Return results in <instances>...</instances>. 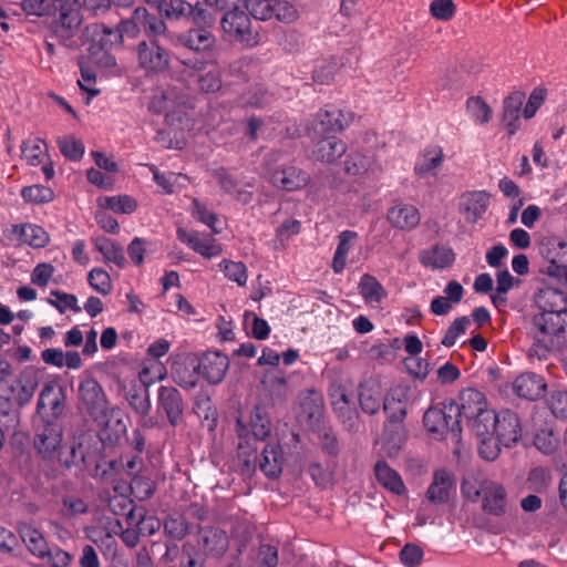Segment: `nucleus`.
I'll return each instance as SVG.
<instances>
[{
  "label": "nucleus",
  "instance_id": "29",
  "mask_svg": "<svg viewBox=\"0 0 567 567\" xmlns=\"http://www.w3.org/2000/svg\"><path fill=\"white\" fill-rule=\"evenodd\" d=\"M405 441L403 422H388L383 431V450L389 457L399 455Z\"/></svg>",
  "mask_w": 567,
  "mask_h": 567
},
{
  "label": "nucleus",
  "instance_id": "28",
  "mask_svg": "<svg viewBox=\"0 0 567 567\" xmlns=\"http://www.w3.org/2000/svg\"><path fill=\"white\" fill-rule=\"evenodd\" d=\"M489 203L488 194L484 190L472 192L463 196L462 207L465 218L476 223L485 214Z\"/></svg>",
  "mask_w": 567,
  "mask_h": 567
},
{
  "label": "nucleus",
  "instance_id": "27",
  "mask_svg": "<svg viewBox=\"0 0 567 567\" xmlns=\"http://www.w3.org/2000/svg\"><path fill=\"white\" fill-rule=\"evenodd\" d=\"M275 186L287 192H293L305 187L308 183V175L301 169L290 166L276 171L271 176Z\"/></svg>",
  "mask_w": 567,
  "mask_h": 567
},
{
  "label": "nucleus",
  "instance_id": "34",
  "mask_svg": "<svg viewBox=\"0 0 567 567\" xmlns=\"http://www.w3.org/2000/svg\"><path fill=\"white\" fill-rule=\"evenodd\" d=\"M374 473L378 482L390 492L401 495L405 491L401 476L384 461L377 462Z\"/></svg>",
  "mask_w": 567,
  "mask_h": 567
},
{
  "label": "nucleus",
  "instance_id": "42",
  "mask_svg": "<svg viewBox=\"0 0 567 567\" xmlns=\"http://www.w3.org/2000/svg\"><path fill=\"white\" fill-rule=\"evenodd\" d=\"M443 162V152L440 147L425 150L414 166L417 175L424 176L434 172Z\"/></svg>",
  "mask_w": 567,
  "mask_h": 567
},
{
  "label": "nucleus",
  "instance_id": "63",
  "mask_svg": "<svg viewBox=\"0 0 567 567\" xmlns=\"http://www.w3.org/2000/svg\"><path fill=\"white\" fill-rule=\"evenodd\" d=\"M534 444L544 454H551L557 447L558 437L551 430L544 429L536 433Z\"/></svg>",
  "mask_w": 567,
  "mask_h": 567
},
{
  "label": "nucleus",
  "instance_id": "6",
  "mask_svg": "<svg viewBox=\"0 0 567 567\" xmlns=\"http://www.w3.org/2000/svg\"><path fill=\"white\" fill-rule=\"evenodd\" d=\"M423 423L429 432L442 435L451 434L454 440H458L462 432L458 404L451 401L430 408L424 413Z\"/></svg>",
  "mask_w": 567,
  "mask_h": 567
},
{
  "label": "nucleus",
  "instance_id": "23",
  "mask_svg": "<svg viewBox=\"0 0 567 567\" xmlns=\"http://www.w3.org/2000/svg\"><path fill=\"white\" fill-rule=\"evenodd\" d=\"M184 63L193 70L192 78L197 87L209 93L213 89V54L208 53V58L193 56Z\"/></svg>",
  "mask_w": 567,
  "mask_h": 567
},
{
  "label": "nucleus",
  "instance_id": "30",
  "mask_svg": "<svg viewBox=\"0 0 567 567\" xmlns=\"http://www.w3.org/2000/svg\"><path fill=\"white\" fill-rule=\"evenodd\" d=\"M18 532L29 551L33 556L41 559L43 554L49 548V545L42 533L38 528L33 527L31 524L28 523L19 524Z\"/></svg>",
  "mask_w": 567,
  "mask_h": 567
},
{
  "label": "nucleus",
  "instance_id": "46",
  "mask_svg": "<svg viewBox=\"0 0 567 567\" xmlns=\"http://www.w3.org/2000/svg\"><path fill=\"white\" fill-rule=\"evenodd\" d=\"M100 205L117 214H131L137 208L136 200L127 195L104 197Z\"/></svg>",
  "mask_w": 567,
  "mask_h": 567
},
{
  "label": "nucleus",
  "instance_id": "3",
  "mask_svg": "<svg viewBox=\"0 0 567 567\" xmlns=\"http://www.w3.org/2000/svg\"><path fill=\"white\" fill-rule=\"evenodd\" d=\"M215 11L221 13L220 27L230 40L246 47L258 44V33L251 30L246 0H215Z\"/></svg>",
  "mask_w": 567,
  "mask_h": 567
},
{
  "label": "nucleus",
  "instance_id": "32",
  "mask_svg": "<svg viewBox=\"0 0 567 567\" xmlns=\"http://www.w3.org/2000/svg\"><path fill=\"white\" fill-rule=\"evenodd\" d=\"M177 238L185 243L188 247H190L196 252L200 254L206 258H210L213 256V239L209 234H199L197 231H187L186 229L179 227L177 228Z\"/></svg>",
  "mask_w": 567,
  "mask_h": 567
},
{
  "label": "nucleus",
  "instance_id": "24",
  "mask_svg": "<svg viewBox=\"0 0 567 567\" xmlns=\"http://www.w3.org/2000/svg\"><path fill=\"white\" fill-rule=\"evenodd\" d=\"M388 219L398 229L411 230L420 224L421 215L415 206L400 204L389 209Z\"/></svg>",
  "mask_w": 567,
  "mask_h": 567
},
{
  "label": "nucleus",
  "instance_id": "12",
  "mask_svg": "<svg viewBox=\"0 0 567 567\" xmlns=\"http://www.w3.org/2000/svg\"><path fill=\"white\" fill-rule=\"evenodd\" d=\"M140 66L152 72H161L168 66L169 54L156 40L141 41L136 48Z\"/></svg>",
  "mask_w": 567,
  "mask_h": 567
},
{
  "label": "nucleus",
  "instance_id": "10",
  "mask_svg": "<svg viewBox=\"0 0 567 567\" xmlns=\"http://www.w3.org/2000/svg\"><path fill=\"white\" fill-rule=\"evenodd\" d=\"M63 437L62 426L58 422L47 421L34 437V449L45 461L55 458Z\"/></svg>",
  "mask_w": 567,
  "mask_h": 567
},
{
  "label": "nucleus",
  "instance_id": "14",
  "mask_svg": "<svg viewBox=\"0 0 567 567\" xmlns=\"http://www.w3.org/2000/svg\"><path fill=\"white\" fill-rule=\"evenodd\" d=\"M410 402V388L398 384L383 399V410L391 422H403Z\"/></svg>",
  "mask_w": 567,
  "mask_h": 567
},
{
  "label": "nucleus",
  "instance_id": "61",
  "mask_svg": "<svg viewBox=\"0 0 567 567\" xmlns=\"http://www.w3.org/2000/svg\"><path fill=\"white\" fill-rule=\"evenodd\" d=\"M456 11L453 0H433L430 4L431 16L441 21H450Z\"/></svg>",
  "mask_w": 567,
  "mask_h": 567
},
{
  "label": "nucleus",
  "instance_id": "5",
  "mask_svg": "<svg viewBox=\"0 0 567 567\" xmlns=\"http://www.w3.org/2000/svg\"><path fill=\"white\" fill-rule=\"evenodd\" d=\"M148 373L147 368H143L138 374V380L120 381L118 388L127 401L130 408L137 416V424L143 429H152L156 426L157 421L150 415L152 403L148 388L153 383L146 380Z\"/></svg>",
  "mask_w": 567,
  "mask_h": 567
},
{
  "label": "nucleus",
  "instance_id": "15",
  "mask_svg": "<svg viewBox=\"0 0 567 567\" xmlns=\"http://www.w3.org/2000/svg\"><path fill=\"white\" fill-rule=\"evenodd\" d=\"M482 508L489 515L503 516L507 508V494L503 485L483 481Z\"/></svg>",
  "mask_w": 567,
  "mask_h": 567
},
{
  "label": "nucleus",
  "instance_id": "9",
  "mask_svg": "<svg viewBox=\"0 0 567 567\" xmlns=\"http://www.w3.org/2000/svg\"><path fill=\"white\" fill-rule=\"evenodd\" d=\"M485 423L489 426V434L495 435L497 441L506 447L512 446L520 439L522 427L519 419L511 410L493 412L491 421Z\"/></svg>",
  "mask_w": 567,
  "mask_h": 567
},
{
  "label": "nucleus",
  "instance_id": "7",
  "mask_svg": "<svg viewBox=\"0 0 567 567\" xmlns=\"http://www.w3.org/2000/svg\"><path fill=\"white\" fill-rule=\"evenodd\" d=\"M460 417L474 420V427L477 435L489 434V426L485 423L493 416L492 410L487 409L485 395L473 388L464 389L460 393Z\"/></svg>",
  "mask_w": 567,
  "mask_h": 567
},
{
  "label": "nucleus",
  "instance_id": "25",
  "mask_svg": "<svg viewBox=\"0 0 567 567\" xmlns=\"http://www.w3.org/2000/svg\"><path fill=\"white\" fill-rule=\"evenodd\" d=\"M210 18L205 24L196 25L189 30L185 44L194 50L196 54L194 56L208 58V53L213 54V39L209 30Z\"/></svg>",
  "mask_w": 567,
  "mask_h": 567
},
{
  "label": "nucleus",
  "instance_id": "47",
  "mask_svg": "<svg viewBox=\"0 0 567 567\" xmlns=\"http://www.w3.org/2000/svg\"><path fill=\"white\" fill-rule=\"evenodd\" d=\"M20 235L24 243L35 248L44 247L49 241L47 231L38 225H24Z\"/></svg>",
  "mask_w": 567,
  "mask_h": 567
},
{
  "label": "nucleus",
  "instance_id": "33",
  "mask_svg": "<svg viewBox=\"0 0 567 567\" xmlns=\"http://www.w3.org/2000/svg\"><path fill=\"white\" fill-rule=\"evenodd\" d=\"M346 151L347 146L342 141L334 136H328L316 144L312 154L318 161L332 163L341 157Z\"/></svg>",
  "mask_w": 567,
  "mask_h": 567
},
{
  "label": "nucleus",
  "instance_id": "8",
  "mask_svg": "<svg viewBox=\"0 0 567 567\" xmlns=\"http://www.w3.org/2000/svg\"><path fill=\"white\" fill-rule=\"evenodd\" d=\"M78 392L81 408L94 421H104L109 401L101 384L93 378H86L80 382Z\"/></svg>",
  "mask_w": 567,
  "mask_h": 567
},
{
  "label": "nucleus",
  "instance_id": "26",
  "mask_svg": "<svg viewBox=\"0 0 567 567\" xmlns=\"http://www.w3.org/2000/svg\"><path fill=\"white\" fill-rule=\"evenodd\" d=\"M419 259L424 267L444 269L454 262L455 254L450 247L435 245L422 250Z\"/></svg>",
  "mask_w": 567,
  "mask_h": 567
},
{
  "label": "nucleus",
  "instance_id": "50",
  "mask_svg": "<svg viewBox=\"0 0 567 567\" xmlns=\"http://www.w3.org/2000/svg\"><path fill=\"white\" fill-rule=\"evenodd\" d=\"M373 162L370 157L355 153L347 157L344 162L346 172L350 175H362L372 171Z\"/></svg>",
  "mask_w": 567,
  "mask_h": 567
},
{
  "label": "nucleus",
  "instance_id": "57",
  "mask_svg": "<svg viewBox=\"0 0 567 567\" xmlns=\"http://www.w3.org/2000/svg\"><path fill=\"white\" fill-rule=\"evenodd\" d=\"M471 324L468 317H460L453 321V323L446 330L442 344L445 347H452L455 344L457 338L464 334Z\"/></svg>",
  "mask_w": 567,
  "mask_h": 567
},
{
  "label": "nucleus",
  "instance_id": "19",
  "mask_svg": "<svg viewBox=\"0 0 567 567\" xmlns=\"http://www.w3.org/2000/svg\"><path fill=\"white\" fill-rule=\"evenodd\" d=\"M535 303L540 312L563 315L567 312V293L558 288L543 287L535 293Z\"/></svg>",
  "mask_w": 567,
  "mask_h": 567
},
{
  "label": "nucleus",
  "instance_id": "37",
  "mask_svg": "<svg viewBox=\"0 0 567 567\" xmlns=\"http://www.w3.org/2000/svg\"><path fill=\"white\" fill-rule=\"evenodd\" d=\"M259 468L266 476L275 478L281 473V454L277 446L266 445L259 458Z\"/></svg>",
  "mask_w": 567,
  "mask_h": 567
},
{
  "label": "nucleus",
  "instance_id": "52",
  "mask_svg": "<svg viewBox=\"0 0 567 567\" xmlns=\"http://www.w3.org/2000/svg\"><path fill=\"white\" fill-rule=\"evenodd\" d=\"M38 379L35 375L22 374L19 380V389L17 394V402L20 406H23L32 399L37 388Z\"/></svg>",
  "mask_w": 567,
  "mask_h": 567
},
{
  "label": "nucleus",
  "instance_id": "21",
  "mask_svg": "<svg viewBox=\"0 0 567 567\" xmlns=\"http://www.w3.org/2000/svg\"><path fill=\"white\" fill-rule=\"evenodd\" d=\"M151 109L156 113L165 114V121L169 125H175L183 118V112L177 103V95L173 90L161 92L155 95L151 102Z\"/></svg>",
  "mask_w": 567,
  "mask_h": 567
},
{
  "label": "nucleus",
  "instance_id": "58",
  "mask_svg": "<svg viewBox=\"0 0 567 567\" xmlns=\"http://www.w3.org/2000/svg\"><path fill=\"white\" fill-rule=\"evenodd\" d=\"M61 153L71 161H80L84 154V145L80 140L68 136L59 140Z\"/></svg>",
  "mask_w": 567,
  "mask_h": 567
},
{
  "label": "nucleus",
  "instance_id": "59",
  "mask_svg": "<svg viewBox=\"0 0 567 567\" xmlns=\"http://www.w3.org/2000/svg\"><path fill=\"white\" fill-rule=\"evenodd\" d=\"M274 0H249L247 1V13L249 12L257 20L274 18Z\"/></svg>",
  "mask_w": 567,
  "mask_h": 567
},
{
  "label": "nucleus",
  "instance_id": "62",
  "mask_svg": "<svg viewBox=\"0 0 567 567\" xmlns=\"http://www.w3.org/2000/svg\"><path fill=\"white\" fill-rule=\"evenodd\" d=\"M274 17L285 23H291L298 18V10L288 0H274Z\"/></svg>",
  "mask_w": 567,
  "mask_h": 567
},
{
  "label": "nucleus",
  "instance_id": "31",
  "mask_svg": "<svg viewBox=\"0 0 567 567\" xmlns=\"http://www.w3.org/2000/svg\"><path fill=\"white\" fill-rule=\"evenodd\" d=\"M383 399L381 386L377 382L368 381L360 384L359 402L363 412L378 413Z\"/></svg>",
  "mask_w": 567,
  "mask_h": 567
},
{
  "label": "nucleus",
  "instance_id": "45",
  "mask_svg": "<svg viewBox=\"0 0 567 567\" xmlns=\"http://www.w3.org/2000/svg\"><path fill=\"white\" fill-rule=\"evenodd\" d=\"M99 423H104V429L102 431L103 440L109 441L111 443L117 442L124 434H126V424L122 420V417L117 414H112L110 417L105 416L104 421H97Z\"/></svg>",
  "mask_w": 567,
  "mask_h": 567
},
{
  "label": "nucleus",
  "instance_id": "49",
  "mask_svg": "<svg viewBox=\"0 0 567 567\" xmlns=\"http://www.w3.org/2000/svg\"><path fill=\"white\" fill-rule=\"evenodd\" d=\"M250 430L259 441L265 440L270 433V421L260 408H256L250 415Z\"/></svg>",
  "mask_w": 567,
  "mask_h": 567
},
{
  "label": "nucleus",
  "instance_id": "56",
  "mask_svg": "<svg viewBox=\"0 0 567 567\" xmlns=\"http://www.w3.org/2000/svg\"><path fill=\"white\" fill-rule=\"evenodd\" d=\"M91 287L102 295H109L112 290L110 275L102 268H93L87 276Z\"/></svg>",
  "mask_w": 567,
  "mask_h": 567
},
{
  "label": "nucleus",
  "instance_id": "22",
  "mask_svg": "<svg viewBox=\"0 0 567 567\" xmlns=\"http://www.w3.org/2000/svg\"><path fill=\"white\" fill-rule=\"evenodd\" d=\"M64 400L65 396L63 388L60 386L56 382H48L44 384L40 392L37 410L38 412H41V410L49 406L51 415L54 419H58L63 414Z\"/></svg>",
  "mask_w": 567,
  "mask_h": 567
},
{
  "label": "nucleus",
  "instance_id": "11",
  "mask_svg": "<svg viewBox=\"0 0 567 567\" xmlns=\"http://www.w3.org/2000/svg\"><path fill=\"white\" fill-rule=\"evenodd\" d=\"M92 30L95 43L92 49L99 47L101 51V58L96 59L95 62L105 68L115 65V59L109 51L122 43V33L117 29H111L99 23L93 24Z\"/></svg>",
  "mask_w": 567,
  "mask_h": 567
},
{
  "label": "nucleus",
  "instance_id": "1",
  "mask_svg": "<svg viewBox=\"0 0 567 567\" xmlns=\"http://www.w3.org/2000/svg\"><path fill=\"white\" fill-rule=\"evenodd\" d=\"M23 11L35 16H54L52 37L61 44L72 47L82 22L78 0H23Z\"/></svg>",
  "mask_w": 567,
  "mask_h": 567
},
{
  "label": "nucleus",
  "instance_id": "4",
  "mask_svg": "<svg viewBox=\"0 0 567 567\" xmlns=\"http://www.w3.org/2000/svg\"><path fill=\"white\" fill-rule=\"evenodd\" d=\"M212 364L208 352H204L202 358L193 364V374L189 381L184 382L186 388L200 386V391L196 394L194 401V413L202 420L208 432H213V419L210 412L213 410L212 394L213 381L210 377Z\"/></svg>",
  "mask_w": 567,
  "mask_h": 567
},
{
  "label": "nucleus",
  "instance_id": "17",
  "mask_svg": "<svg viewBox=\"0 0 567 567\" xmlns=\"http://www.w3.org/2000/svg\"><path fill=\"white\" fill-rule=\"evenodd\" d=\"M350 118V113L346 116L342 111L338 109L321 110L317 113L311 128L317 135L340 132L349 125Z\"/></svg>",
  "mask_w": 567,
  "mask_h": 567
},
{
  "label": "nucleus",
  "instance_id": "41",
  "mask_svg": "<svg viewBox=\"0 0 567 567\" xmlns=\"http://www.w3.org/2000/svg\"><path fill=\"white\" fill-rule=\"evenodd\" d=\"M359 293L368 302H380L385 297V291L379 280L369 274L360 278Z\"/></svg>",
  "mask_w": 567,
  "mask_h": 567
},
{
  "label": "nucleus",
  "instance_id": "43",
  "mask_svg": "<svg viewBox=\"0 0 567 567\" xmlns=\"http://www.w3.org/2000/svg\"><path fill=\"white\" fill-rule=\"evenodd\" d=\"M567 248V243L559 237H544L539 243L540 255L549 261V265L557 262Z\"/></svg>",
  "mask_w": 567,
  "mask_h": 567
},
{
  "label": "nucleus",
  "instance_id": "48",
  "mask_svg": "<svg viewBox=\"0 0 567 567\" xmlns=\"http://www.w3.org/2000/svg\"><path fill=\"white\" fill-rule=\"evenodd\" d=\"M219 268L229 280L235 281L240 287L246 285L247 269L241 261L224 260L219 264Z\"/></svg>",
  "mask_w": 567,
  "mask_h": 567
},
{
  "label": "nucleus",
  "instance_id": "60",
  "mask_svg": "<svg viewBox=\"0 0 567 567\" xmlns=\"http://www.w3.org/2000/svg\"><path fill=\"white\" fill-rule=\"evenodd\" d=\"M51 296L55 297V300L49 299L48 302L55 307L61 313H63L66 309H71L75 312L81 310V308L78 306V299L74 295L62 292L60 290H52Z\"/></svg>",
  "mask_w": 567,
  "mask_h": 567
},
{
  "label": "nucleus",
  "instance_id": "13",
  "mask_svg": "<svg viewBox=\"0 0 567 567\" xmlns=\"http://www.w3.org/2000/svg\"><path fill=\"white\" fill-rule=\"evenodd\" d=\"M158 409L163 410L169 424L177 426L183 421L184 401L181 392L174 386L162 385L157 392Z\"/></svg>",
  "mask_w": 567,
  "mask_h": 567
},
{
  "label": "nucleus",
  "instance_id": "38",
  "mask_svg": "<svg viewBox=\"0 0 567 567\" xmlns=\"http://www.w3.org/2000/svg\"><path fill=\"white\" fill-rule=\"evenodd\" d=\"M189 532L187 517L182 513H172L164 519V533L173 540H182Z\"/></svg>",
  "mask_w": 567,
  "mask_h": 567
},
{
  "label": "nucleus",
  "instance_id": "20",
  "mask_svg": "<svg viewBox=\"0 0 567 567\" xmlns=\"http://www.w3.org/2000/svg\"><path fill=\"white\" fill-rule=\"evenodd\" d=\"M546 382L544 378L534 372H526L518 375L513 382V391L519 398L526 400L539 399L546 390Z\"/></svg>",
  "mask_w": 567,
  "mask_h": 567
},
{
  "label": "nucleus",
  "instance_id": "54",
  "mask_svg": "<svg viewBox=\"0 0 567 567\" xmlns=\"http://www.w3.org/2000/svg\"><path fill=\"white\" fill-rule=\"evenodd\" d=\"M59 461L62 467L70 470L72 467H78L83 470L85 467V454L82 450L81 443H73L70 446L69 453L66 456H63L59 453Z\"/></svg>",
  "mask_w": 567,
  "mask_h": 567
},
{
  "label": "nucleus",
  "instance_id": "35",
  "mask_svg": "<svg viewBox=\"0 0 567 567\" xmlns=\"http://www.w3.org/2000/svg\"><path fill=\"white\" fill-rule=\"evenodd\" d=\"M523 100L524 94L520 92H514L504 100L503 123L506 125L511 135H514L518 128L519 112Z\"/></svg>",
  "mask_w": 567,
  "mask_h": 567
},
{
  "label": "nucleus",
  "instance_id": "39",
  "mask_svg": "<svg viewBox=\"0 0 567 567\" xmlns=\"http://www.w3.org/2000/svg\"><path fill=\"white\" fill-rule=\"evenodd\" d=\"M95 248L104 256L106 261L114 262L117 267L126 266V258L123 248L109 238L101 237L94 241Z\"/></svg>",
  "mask_w": 567,
  "mask_h": 567
},
{
  "label": "nucleus",
  "instance_id": "44",
  "mask_svg": "<svg viewBox=\"0 0 567 567\" xmlns=\"http://www.w3.org/2000/svg\"><path fill=\"white\" fill-rule=\"evenodd\" d=\"M466 110L474 122L484 125L492 117V109L481 96H471L466 101Z\"/></svg>",
  "mask_w": 567,
  "mask_h": 567
},
{
  "label": "nucleus",
  "instance_id": "36",
  "mask_svg": "<svg viewBox=\"0 0 567 567\" xmlns=\"http://www.w3.org/2000/svg\"><path fill=\"white\" fill-rule=\"evenodd\" d=\"M358 235L351 230H344L339 235V243L332 259V269L336 274L343 271L347 264V256L352 248Z\"/></svg>",
  "mask_w": 567,
  "mask_h": 567
},
{
  "label": "nucleus",
  "instance_id": "55",
  "mask_svg": "<svg viewBox=\"0 0 567 567\" xmlns=\"http://www.w3.org/2000/svg\"><path fill=\"white\" fill-rule=\"evenodd\" d=\"M547 405L557 417L567 419V391L553 389L547 398Z\"/></svg>",
  "mask_w": 567,
  "mask_h": 567
},
{
  "label": "nucleus",
  "instance_id": "40",
  "mask_svg": "<svg viewBox=\"0 0 567 567\" xmlns=\"http://www.w3.org/2000/svg\"><path fill=\"white\" fill-rule=\"evenodd\" d=\"M134 18L141 22V27L148 37H157L166 31L165 22L157 16L148 13L145 8H136Z\"/></svg>",
  "mask_w": 567,
  "mask_h": 567
},
{
  "label": "nucleus",
  "instance_id": "53",
  "mask_svg": "<svg viewBox=\"0 0 567 567\" xmlns=\"http://www.w3.org/2000/svg\"><path fill=\"white\" fill-rule=\"evenodd\" d=\"M21 196L25 202L32 204H44L52 200L53 192L49 187L42 185H32L23 187Z\"/></svg>",
  "mask_w": 567,
  "mask_h": 567
},
{
  "label": "nucleus",
  "instance_id": "16",
  "mask_svg": "<svg viewBox=\"0 0 567 567\" xmlns=\"http://www.w3.org/2000/svg\"><path fill=\"white\" fill-rule=\"evenodd\" d=\"M12 369L9 362L0 360V422L3 419L14 421L16 411L12 400L16 388L9 382Z\"/></svg>",
  "mask_w": 567,
  "mask_h": 567
},
{
  "label": "nucleus",
  "instance_id": "51",
  "mask_svg": "<svg viewBox=\"0 0 567 567\" xmlns=\"http://www.w3.org/2000/svg\"><path fill=\"white\" fill-rule=\"evenodd\" d=\"M73 559V556L61 549L58 546L49 547L48 550L41 557L42 563L47 567H68Z\"/></svg>",
  "mask_w": 567,
  "mask_h": 567
},
{
  "label": "nucleus",
  "instance_id": "64",
  "mask_svg": "<svg viewBox=\"0 0 567 567\" xmlns=\"http://www.w3.org/2000/svg\"><path fill=\"white\" fill-rule=\"evenodd\" d=\"M550 481V471L546 467H535L528 473L527 485L529 489L542 492Z\"/></svg>",
  "mask_w": 567,
  "mask_h": 567
},
{
  "label": "nucleus",
  "instance_id": "18",
  "mask_svg": "<svg viewBox=\"0 0 567 567\" xmlns=\"http://www.w3.org/2000/svg\"><path fill=\"white\" fill-rule=\"evenodd\" d=\"M455 492L453 475L445 470L434 472L433 481L426 491V497L432 504H445Z\"/></svg>",
  "mask_w": 567,
  "mask_h": 567
},
{
  "label": "nucleus",
  "instance_id": "2",
  "mask_svg": "<svg viewBox=\"0 0 567 567\" xmlns=\"http://www.w3.org/2000/svg\"><path fill=\"white\" fill-rule=\"evenodd\" d=\"M529 355L546 359L567 337V312H539L532 319Z\"/></svg>",
  "mask_w": 567,
  "mask_h": 567
}]
</instances>
